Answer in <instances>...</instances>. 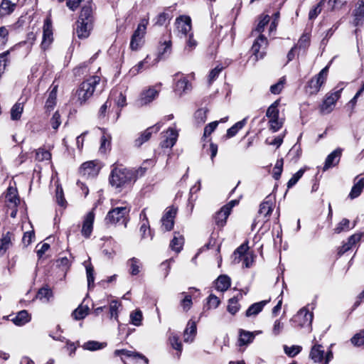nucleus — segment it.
<instances>
[{
    "mask_svg": "<svg viewBox=\"0 0 364 364\" xmlns=\"http://www.w3.org/2000/svg\"><path fill=\"white\" fill-rule=\"evenodd\" d=\"M191 87V84L188 81V80L185 77L179 79L176 83L175 86V92L178 95H181L183 93L189 90Z\"/></svg>",
    "mask_w": 364,
    "mask_h": 364,
    "instance_id": "473e14b6",
    "label": "nucleus"
},
{
    "mask_svg": "<svg viewBox=\"0 0 364 364\" xmlns=\"http://www.w3.org/2000/svg\"><path fill=\"white\" fill-rule=\"evenodd\" d=\"M177 213V208L171 206L166 209L163 215L161 222V228L164 231H170L174 225V219Z\"/></svg>",
    "mask_w": 364,
    "mask_h": 364,
    "instance_id": "0eeeda50",
    "label": "nucleus"
},
{
    "mask_svg": "<svg viewBox=\"0 0 364 364\" xmlns=\"http://www.w3.org/2000/svg\"><path fill=\"white\" fill-rule=\"evenodd\" d=\"M247 117L244 118L242 120L237 122L227 131V137L231 138L235 136L237 132L242 129L247 124Z\"/></svg>",
    "mask_w": 364,
    "mask_h": 364,
    "instance_id": "f704fd0d",
    "label": "nucleus"
},
{
    "mask_svg": "<svg viewBox=\"0 0 364 364\" xmlns=\"http://www.w3.org/2000/svg\"><path fill=\"white\" fill-rule=\"evenodd\" d=\"M350 342L355 347H360L364 346V329L355 333L350 338Z\"/></svg>",
    "mask_w": 364,
    "mask_h": 364,
    "instance_id": "3c124183",
    "label": "nucleus"
},
{
    "mask_svg": "<svg viewBox=\"0 0 364 364\" xmlns=\"http://www.w3.org/2000/svg\"><path fill=\"white\" fill-rule=\"evenodd\" d=\"M267 45V40L264 35L260 34L259 37L255 41L251 50L252 55L256 58V60L262 58L265 54L264 49Z\"/></svg>",
    "mask_w": 364,
    "mask_h": 364,
    "instance_id": "1a4fd4ad",
    "label": "nucleus"
},
{
    "mask_svg": "<svg viewBox=\"0 0 364 364\" xmlns=\"http://www.w3.org/2000/svg\"><path fill=\"white\" fill-rule=\"evenodd\" d=\"M159 95V90L155 87H150L144 90L136 100V105L139 107L147 105L154 101Z\"/></svg>",
    "mask_w": 364,
    "mask_h": 364,
    "instance_id": "6e6552de",
    "label": "nucleus"
},
{
    "mask_svg": "<svg viewBox=\"0 0 364 364\" xmlns=\"http://www.w3.org/2000/svg\"><path fill=\"white\" fill-rule=\"evenodd\" d=\"M91 29V23L77 20L75 32L79 38L82 39L86 38L90 36Z\"/></svg>",
    "mask_w": 364,
    "mask_h": 364,
    "instance_id": "a211bd4d",
    "label": "nucleus"
},
{
    "mask_svg": "<svg viewBox=\"0 0 364 364\" xmlns=\"http://www.w3.org/2000/svg\"><path fill=\"white\" fill-rule=\"evenodd\" d=\"M231 284L230 278L225 274L220 275L218 277L215 282V288L220 291H226Z\"/></svg>",
    "mask_w": 364,
    "mask_h": 364,
    "instance_id": "cd10ccee",
    "label": "nucleus"
},
{
    "mask_svg": "<svg viewBox=\"0 0 364 364\" xmlns=\"http://www.w3.org/2000/svg\"><path fill=\"white\" fill-rule=\"evenodd\" d=\"M342 88L327 96L321 106V111L323 114H328L333 110L336 102L339 99Z\"/></svg>",
    "mask_w": 364,
    "mask_h": 364,
    "instance_id": "f8f14e48",
    "label": "nucleus"
},
{
    "mask_svg": "<svg viewBox=\"0 0 364 364\" xmlns=\"http://www.w3.org/2000/svg\"><path fill=\"white\" fill-rule=\"evenodd\" d=\"M302 350V347L300 346H291L290 347L287 346H284V353L290 358L295 357L297 354H299Z\"/></svg>",
    "mask_w": 364,
    "mask_h": 364,
    "instance_id": "603ef678",
    "label": "nucleus"
},
{
    "mask_svg": "<svg viewBox=\"0 0 364 364\" xmlns=\"http://www.w3.org/2000/svg\"><path fill=\"white\" fill-rule=\"evenodd\" d=\"M168 340L171 347L178 351L177 356L179 358L183 350V346L181 342L179 341L178 336L175 333H171Z\"/></svg>",
    "mask_w": 364,
    "mask_h": 364,
    "instance_id": "a19ab883",
    "label": "nucleus"
},
{
    "mask_svg": "<svg viewBox=\"0 0 364 364\" xmlns=\"http://www.w3.org/2000/svg\"><path fill=\"white\" fill-rule=\"evenodd\" d=\"M120 306L121 304L117 300H112L109 303V312L110 318H114L115 320L118 321V309Z\"/></svg>",
    "mask_w": 364,
    "mask_h": 364,
    "instance_id": "8fccbe9b",
    "label": "nucleus"
},
{
    "mask_svg": "<svg viewBox=\"0 0 364 364\" xmlns=\"http://www.w3.org/2000/svg\"><path fill=\"white\" fill-rule=\"evenodd\" d=\"M100 77L99 76H92L87 80L83 81L75 92L77 102L80 105H82L90 97L92 96L96 86L100 83Z\"/></svg>",
    "mask_w": 364,
    "mask_h": 364,
    "instance_id": "f03ea898",
    "label": "nucleus"
},
{
    "mask_svg": "<svg viewBox=\"0 0 364 364\" xmlns=\"http://www.w3.org/2000/svg\"><path fill=\"white\" fill-rule=\"evenodd\" d=\"M279 104V100H276L268 107L267 112H266V116L269 119L279 117V109H278Z\"/></svg>",
    "mask_w": 364,
    "mask_h": 364,
    "instance_id": "de8ad7c7",
    "label": "nucleus"
},
{
    "mask_svg": "<svg viewBox=\"0 0 364 364\" xmlns=\"http://www.w3.org/2000/svg\"><path fill=\"white\" fill-rule=\"evenodd\" d=\"M239 310V304L238 301L236 298H232L229 299L228 305V311L231 314H235Z\"/></svg>",
    "mask_w": 364,
    "mask_h": 364,
    "instance_id": "338daca9",
    "label": "nucleus"
},
{
    "mask_svg": "<svg viewBox=\"0 0 364 364\" xmlns=\"http://www.w3.org/2000/svg\"><path fill=\"white\" fill-rule=\"evenodd\" d=\"M143 37L132 35L130 41V48L132 50H137L143 43Z\"/></svg>",
    "mask_w": 364,
    "mask_h": 364,
    "instance_id": "052dcab7",
    "label": "nucleus"
},
{
    "mask_svg": "<svg viewBox=\"0 0 364 364\" xmlns=\"http://www.w3.org/2000/svg\"><path fill=\"white\" fill-rule=\"evenodd\" d=\"M353 23L355 26H360L364 23V0H358L353 11Z\"/></svg>",
    "mask_w": 364,
    "mask_h": 364,
    "instance_id": "6ab92c4d",
    "label": "nucleus"
},
{
    "mask_svg": "<svg viewBox=\"0 0 364 364\" xmlns=\"http://www.w3.org/2000/svg\"><path fill=\"white\" fill-rule=\"evenodd\" d=\"M255 336L253 333L240 330L239 342L240 346L247 345L252 342Z\"/></svg>",
    "mask_w": 364,
    "mask_h": 364,
    "instance_id": "c03bdc74",
    "label": "nucleus"
},
{
    "mask_svg": "<svg viewBox=\"0 0 364 364\" xmlns=\"http://www.w3.org/2000/svg\"><path fill=\"white\" fill-rule=\"evenodd\" d=\"M197 45H198L197 41L193 38V33H190L188 35V39L186 41V47H185V50L188 51V52H191L193 49L196 48Z\"/></svg>",
    "mask_w": 364,
    "mask_h": 364,
    "instance_id": "0e129e2a",
    "label": "nucleus"
},
{
    "mask_svg": "<svg viewBox=\"0 0 364 364\" xmlns=\"http://www.w3.org/2000/svg\"><path fill=\"white\" fill-rule=\"evenodd\" d=\"M171 41L170 39H165L159 47L158 58L164 59L168 57L171 53Z\"/></svg>",
    "mask_w": 364,
    "mask_h": 364,
    "instance_id": "b1692460",
    "label": "nucleus"
},
{
    "mask_svg": "<svg viewBox=\"0 0 364 364\" xmlns=\"http://www.w3.org/2000/svg\"><path fill=\"white\" fill-rule=\"evenodd\" d=\"M90 309L87 306L80 305L72 314L75 320H82L88 314Z\"/></svg>",
    "mask_w": 364,
    "mask_h": 364,
    "instance_id": "79ce46f5",
    "label": "nucleus"
},
{
    "mask_svg": "<svg viewBox=\"0 0 364 364\" xmlns=\"http://www.w3.org/2000/svg\"><path fill=\"white\" fill-rule=\"evenodd\" d=\"M361 233H355L350 236L348 241L344 243L338 250V255H342L348 250H350L360 240L362 237Z\"/></svg>",
    "mask_w": 364,
    "mask_h": 364,
    "instance_id": "aec40b11",
    "label": "nucleus"
},
{
    "mask_svg": "<svg viewBox=\"0 0 364 364\" xmlns=\"http://www.w3.org/2000/svg\"><path fill=\"white\" fill-rule=\"evenodd\" d=\"M43 30L41 48L43 50H46L53 42L52 24L49 19L47 18L45 20Z\"/></svg>",
    "mask_w": 364,
    "mask_h": 364,
    "instance_id": "ddd939ff",
    "label": "nucleus"
},
{
    "mask_svg": "<svg viewBox=\"0 0 364 364\" xmlns=\"http://www.w3.org/2000/svg\"><path fill=\"white\" fill-rule=\"evenodd\" d=\"M100 168L93 161L83 163L80 168V173L86 178H95L99 173Z\"/></svg>",
    "mask_w": 364,
    "mask_h": 364,
    "instance_id": "9d476101",
    "label": "nucleus"
},
{
    "mask_svg": "<svg viewBox=\"0 0 364 364\" xmlns=\"http://www.w3.org/2000/svg\"><path fill=\"white\" fill-rule=\"evenodd\" d=\"M269 300H263L250 305L246 311V316L250 317L252 316H257L262 311L263 308L269 302Z\"/></svg>",
    "mask_w": 364,
    "mask_h": 364,
    "instance_id": "5701e85b",
    "label": "nucleus"
},
{
    "mask_svg": "<svg viewBox=\"0 0 364 364\" xmlns=\"http://www.w3.org/2000/svg\"><path fill=\"white\" fill-rule=\"evenodd\" d=\"M184 243V239L178 232H175L173 238L170 242V247L176 252H179Z\"/></svg>",
    "mask_w": 364,
    "mask_h": 364,
    "instance_id": "2f4dec72",
    "label": "nucleus"
},
{
    "mask_svg": "<svg viewBox=\"0 0 364 364\" xmlns=\"http://www.w3.org/2000/svg\"><path fill=\"white\" fill-rule=\"evenodd\" d=\"M247 250L248 246L246 243L242 244L240 246H239L233 253L234 262L239 263L242 260V258L247 255L246 252Z\"/></svg>",
    "mask_w": 364,
    "mask_h": 364,
    "instance_id": "e433bc0d",
    "label": "nucleus"
},
{
    "mask_svg": "<svg viewBox=\"0 0 364 364\" xmlns=\"http://www.w3.org/2000/svg\"><path fill=\"white\" fill-rule=\"evenodd\" d=\"M305 170L303 168L299 169L296 173H295L292 177L287 182V188H292L298 181L302 177L304 173Z\"/></svg>",
    "mask_w": 364,
    "mask_h": 364,
    "instance_id": "bf43d9fd",
    "label": "nucleus"
},
{
    "mask_svg": "<svg viewBox=\"0 0 364 364\" xmlns=\"http://www.w3.org/2000/svg\"><path fill=\"white\" fill-rule=\"evenodd\" d=\"M161 127L162 124L159 122L154 126L147 128L143 133H141V136L136 139L135 144L137 146H141L144 142L147 141L150 139L154 132H158Z\"/></svg>",
    "mask_w": 364,
    "mask_h": 364,
    "instance_id": "f3484780",
    "label": "nucleus"
},
{
    "mask_svg": "<svg viewBox=\"0 0 364 364\" xmlns=\"http://www.w3.org/2000/svg\"><path fill=\"white\" fill-rule=\"evenodd\" d=\"M16 8V3H12L10 0H2L0 4V17L10 15Z\"/></svg>",
    "mask_w": 364,
    "mask_h": 364,
    "instance_id": "393cba45",
    "label": "nucleus"
},
{
    "mask_svg": "<svg viewBox=\"0 0 364 364\" xmlns=\"http://www.w3.org/2000/svg\"><path fill=\"white\" fill-rule=\"evenodd\" d=\"M324 2L325 0H321L316 6L310 10L309 14V19L313 20L317 17L322 10L321 7L324 4Z\"/></svg>",
    "mask_w": 364,
    "mask_h": 364,
    "instance_id": "e2e57ef3",
    "label": "nucleus"
},
{
    "mask_svg": "<svg viewBox=\"0 0 364 364\" xmlns=\"http://www.w3.org/2000/svg\"><path fill=\"white\" fill-rule=\"evenodd\" d=\"M143 314L140 309H136L130 314V322L135 326L142 324Z\"/></svg>",
    "mask_w": 364,
    "mask_h": 364,
    "instance_id": "a18cd8bd",
    "label": "nucleus"
},
{
    "mask_svg": "<svg viewBox=\"0 0 364 364\" xmlns=\"http://www.w3.org/2000/svg\"><path fill=\"white\" fill-rule=\"evenodd\" d=\"M313 314L310 313L306 308L300 309L296 315L290 320L294 327L309 328L311 330Z\"/></svg>",
    "mask_w": 364,
    "mask_h": 364,
    "instance_id": "423d86ee",
    "label": "nucleus"
},
{
    "mask_svg": "<svg viewBox=\"0 0 364 364\" xmlns=\"http://www.w3.org/2000/svg\"><path fill=\"white\" fill-rule=\"evenodd\" d=\"M342 151V149L337 148L327 156L323 167V171H326L338 164L341 157Z\"/></svg>",
    "mask_w": 364,
    "mask_h": 364,
    "instance_id": "4468645a",
    "label": "nucleus"
},
{
    "mask_svg": "<svg viewBox=\"0 0 364 364\" xmlns=\"http://www.w3.org/2000/svg\"><path fill=\"white\" fill-rule=\"evenodd\" d=\"M11 243V233L7 232L0 239V255L5 254Z\"/></svg>",
    "mask_w": 364,
    "mask_h": 364,
    "instance_id": "c9c22d12",
    "label": "nucleus"
},
{
    "mask_svg": "<svg viewBox=\"0 0 364 364\" xmlns=\"http://www.w3.org/2000/svg\"><path fill=\"white\" fill-rule=\"evenodd\" d=\"M127 265L129 267V273L132 276H136L140 272L142 264L138 258L132 257L127 261Z\"/></svg>",
    "mask_w": 364,
    "mask_h": 364,
    "instance_id": "c756f323",
    "label": "nucleus"
},
{
    "mask_svg": "<svg viewBox=\"0 0 364 364\" xmlns=\"http://www.w3.org/2000/svg\"><path fill=\"white\" fill-rule=\"evenodd\" d=\"M149 24V18H142L137 26L136 29L134 32V35L136 36L144 37L147 25Z\"/></svg>",
    "mask_w": 364,
    "mask_h": 364,
    "instance_id": "49530a36",
    "label": "nucleus"
},
{
    "mask_svg": "<svg viewBox=\"0 0 364 364\" xmlns=\"http://www.w3.org/2000/svg\"><path fill=\"white\" fill-rule=\"evenodd\" d=\"M130 208L127 206L117 207L110 210L106 218L105 222L107 224H117L122 223L127 227V216L129 215Z\"/></svg>",
    "mask_w": 364,
    "mask_h": 364,
    "instance_id": "39448f33",
    "label": "nucleus"
},
{
    "mask_svg": "<svg viewBox=\"0 0 364 364\" xmlns=\"http://www.w3.org/2000/svg\"><path fill=\"white\" fill-rule=\"evenodd\" d=\"M178 136V132L173 128H168L164 134V139L161 142L162 148H172L176 143Z\"/></svg>",
    "mask_w": 364,
    "mask_h": 364,
    "instance_id": "dca6fc26",
    "label": "nucleus"
},
{
    "mask_svg": "<svg viewBox=\"0 0 364 364\" xmlns=\"http://www.w3.org/2000/svg\"><path fill=\"white\" fill-rule=\"evenodd\" d=\"M58 86H54L49 92L46 100L45 108L47 111H50L56 105Z\"/></svg>",
    "mask_w": 364,
    "mask_h": 364,
    "instance_id": "7c9ffc66",
    "label": "nucleus"
},
{
    "mask_svg": "<svg viewBox=\"0 0 364 364\" xmlns=\"http://www.w3.org/2000/svg\"><path fill=\"white\" fill-rule=\"evenodd\" d=\"M208 109L207 108H200L194 113L195 122L200 125L205 122L207 119V113Z\"/></svg>",
    "mask_w": 364,
    "mask_h": 364,
    "instance_id": "37998d69",
    "label": "nucleus"
},
{
    "mask_svg": "<svg viewBox=\"0 0 364 364\" xmlns=\"http://www.w3.org/2000/svg\"><path fill=\"white\" fill-rule=\"evenodd\" d=\"M196 334V324L194 321H189L184 331V341L192 342Z\"/></svg>",
    "mask_w": 364,
    "mask_h": 364,
    "instance_id": "c85d7f7f",
    "label": "nucleus"
},
{
    "mask_svg": "<svg viewBox=\"0 0 364 364\" xmlns=\"http://www.w3.org/2000/svg\"><path fill=\"white\" fill-rule=\"evenodd\" d=\"M223 70V67L220 65H217L214 69L210 71L208 75V81L209 85H211L219 76L220 72Z\"/></svg>",
    "mask_w": 364,
    "mask_h": 364,
    "instance_id": "4d7b16f0",
    "label": "nucleus"
},
{
    "mask_svg": "<svg viewBox=\"0 0 364 364\" xmlns=\"http://www.w3.org/2000/svg\"><path fill=\"white\" fill-rule=\"evenodd\" d=\"M284 82H285L284 77L280 78L279 80L278 81V82L271 85L270 92L274 95L279 94L284 87Z\"/></svg>",
    "mask_w": 364,
    "mask_h": 364,
    "instance_id": "69168bd1",
    "label": "nucleus"
},
{
    "mask_svg": "<svg viewBox=\"0 0 364 364\" xmlns=\"http://www.w3.org/2000/svg\"><path fill=\"white\" fill-rule=\"evenodd\" d=\"M94 220L95 213L93 211H90L84 217L81 232L86 238H88L92 232Z\"/></svg>",
    "mask_w": 364,
    "mask_h": 364,
    "instance_id": "2eb2a0df",
    "label": "nucleus"
},
{
    "mask_svg": "<svg viewBox=\"0 0 364 364\" xmlns=\"http://www.w3.org/2000/svg\"><path fill=\"white\" fill-rule=\"evenodd\" d=\"M52 296V291L48 287L41 288L36 295V297L41 301H48L49 299Z\"/></svg>",
    "mask_w": 364,
    "mask_h": 364,
    "instance_id": "09e8293b",
    "label": "nucleus"
},
{
    "mask_svg": "<svg viewBox=\"0 0 364 364\" xmlns=\"http://www.w3.org/2000/svg\"><path fill=\"white\" fill-rule=\"evenodd\" d=\"M136 181V176L133 170L123 166L113 164L109 176V183L118 192L130 187Z\"/></svg>",
    "mask_w": 364,
    "mask_h": 364,
    "instance_id": "f257e3e1",
    "label": "nucleus"
},
{
    "mask_svg": "<svg viewBox=\"0 0 364 364\" xmlns=\"http://www.w3.org/2000/svg\"><path fill=\"white\" fill-rule=\"evenodd\" d=\"M170 18L171 17L168 14L162 12L157 15L153 21L154 22V25L161 26L169 21Z\"/></svg>",
    "mask_w": 364,
    "mask_h": 364,
    "instance_id": "5fc2aeb1",
    "label": "nucleus"
},
{
    "mask_svg": "<svg viewBox=\"0 0 364 364\" xmlns=\"http://www.w3.org/2000/svg\"><path fill=\"white\" fill-rule=\"evenodd\" d=\"M6 200L7 202L17 206L19 203V198L17 196V191L15 188L9 186L6 193Z\"/></svg>",
    "mask_w": 364,
    "mask_h": 364,
    "instance_id": "72a5a7b5",
    "label": "nucleus"
},
{
    "mask_svg": "<svg viewBox=\"0 0 364 364\" xmlns=\"http://www.w3.org/2000/svg\"><path fill=\"white\" fill-rule=\"evenodd\" d=\"M109 149H110V136L108 134H104L101 137L100 151L101 153H106Z\"/></svg>",
    "mask_w": 364,
    "mask_h": 364,
    "instance_id": "6e6d98bb",
    "label": "nucleus"
},
{
    "mask_svg": "<svg viewBox=\"0 0 364 364\" xmlns=\"http://www.w3.org/2000/svg\"><path fill=\"white\" fill-rule=\"evenodd\" d=\"M321 344L315 343L310 350L309 358L314 363H321L323 360L324 350Z\"/></svg>",
    "mask_w": 364,
    "mask_h": 364,
    "instance_id": "412c9836",
    "label": "nucleus"
},
{
    "mask_svg": "<svg viewBox=\"0 0 364 364\" xmlns=\"http://www.w3.org/2000/svg\"><path fill=\"white\" fill-rule=\"evenodd\" d=\"M350 230V221L347 218H343L334 229V232L339 234L343 231Z\"/></svg>",
    "mask_w": 364,
    "mask_h": 364,
    "instance_id": "13d9d810",
    "label": "nucleus"
},
{
    "mask_svg": "<svg viewBox=\"0 0 364 364\" xmlns=\"http://www.w3.org/2000/svg\"><path fill=\"white\" fill-rule=\"evenodd\" d=\"M11 321L16 326H22L31 321V316L26 310H22Z\"/></svg>",
    "mask_w": 364,
    "mask_h": 364,
    "instance_id": "a878e982",
    "label": "nucleus"
},
{
    "mask_svg": "<svg viewBox=\"0 0 364 364\" xmlns=\"http://www.w3.org/2000/svg\"><path fill=\"white\" fill-rule=\"evenodd\" d=\"M272 205L270 200H264L259 205V214L263 215L265 218H269L273 210Z\"/></svg>",
    "mask_w": 364,
    "mask_h": 364,
    "instance_id": "4c0bfd02",
    "label": "nucleus"
},
{
    "mask_svg": "<svg viewBox=\"0 0 364 364\" xmlns=\"http://www.w3.org/2000/svg\"><path fill=\"white\" fill-rule=\"evenodd\" d=\"M310 45V36L308 34H303L296 45L300 49L306 50Z\"/></svg>",
    "mask_w": 364,
    "mask_h": 364,
    "instance_id": "774afa93",
    "label": "nucleus"
},
{
    "mask_svg": "<svg viewBox=\"0 0 364 364\" xmlns=\"http://www.w3.org/2000/svg\"><path fill=\"white\" fill-rule=\"evenodd\" d=\"M139 231L141 233V240L150 237L151 240L153 238V235L150 230L149 223H141L140 225Z\"/></svg>",
    "mask_w": 364,
    "mask_h": 364,
    "instance_id": "864d4df0",
    "label": "nucleus"
},
{
    "mask_svg": "<svg viewBox=\"0 0 364 364\" xmlns=\"http://www.w3.org/2000/svg\"><path fill=\"white\" fill-rule=\"evenodd\" d=\"M51 158L50 153L43 149H38L36 152V159L42 161L45 160H50Z\"/></svg>",
    "mask_w": 364,
    "mask_h": 364,
    "instance_id": "680f3d73",
    "label": "nucleus"
},
{
    "mask_svg": "<svg viewBox=\"0 0 364 364\" xmlns=\"http://www.w3.org/2000/svg\"><path fill=\"white\" fill-rule=\"evenodd\" d=\"M364 188V177L359 178L358 176L355 178L354 185L353 186L351 191L348 195V197L350 199H354L358 198Z\"/></svg>",
    "mask_w": 364,
    "mask_h": 364,
    "instance_id": "4be33fe9",
    "label": "nucleus"
},
{
    "mask_svg": "<svg viewBox=\"0 0 364 364\" xmlns=\"http://www.w3.org/2000/svg\"><path fill=\"white\" fill-rule=\"evenodd\" d=\"M176 25L178 32L184 36H187L191 33L192 26L190 16H180L176 18Z\"/></svg>",
    "mask_w": 364,
    "mask_h": 364,
    "instance_id": "9b49d317",
    "label": "nucleus"
},
{
    "mask_svg": "<svg viewBox=\"0 0 364 364\" xmlns=\"http://www.w3.org/2000/svg\"><path fill=\"white\" fill-rule=\"evenodd\" d=\"M23 111V104L16 102L11 109V119L14 121L19 120Z\"/></svg>",
    "mask_w": 364,
    "mask_h": 364,
    "instance_id": "58836bf2",
    "label": "nucleus"
},
{
    "mask_svg": "<svg viewBox=\"0 0 364 364\" xmlns=\"http://www.w3.org/2000/svg\"><path fill=\"white\" fill-rule=\"evenodd\" d=\"M92 0H68L67 6L72 11H75L82 4L81 12L78 21L92 23V9L91 3Z\"/></svg>",
    "mask_w": 364,
    "mask_h": 364,
    "instance_id": "7ed1b4c3",
    "label": "nucleus"
},
{
    "mask_svg": "<svg viewBox=\"0 0 364 364\" xmlns=\"http://www.w3.org/2000/svg\"><path fill=\"white\" fill-rule=\"evenodd\" d=\"M227 208L222 207L219 211H218L214 217L215 224L220 227L223 228L227 221V218L230 214Z\"/></svg>",
    "mask_w": 364,
    "mask_h": 364,
    "instance_id": "bb28decb",
    "label": "nucleus"
},
{
    "mask_svg": "<svg viewBox=\"0 0 364 364\" xmlns=\"http://www.w3.org/2000/svg\"><path fill=\"white\" fill-rule=\"evenodd\" d=\"M107 346L106 343H100L96 341H89L85 342L82 345V348L84 350L95 351L97 350H100L104 348Z\"/></svg>",
    "mask_w": 364,
    "mask_h": 364,
    "instance_id": "ea45409f",
    "label": "nucleus"
},
{
    "mask_svg": "<svg viewBox=\"0 0 364 364\" xmlns=\"http://www.w3.org/2000/svg\"><path fill=\"white\" fill-rule=\"evenodd\" d=\"M328 65L323 68L318 74L313 77L305 86V91L307 94L312 95H316L320 90L321 87L325 83L328 73Z\"/></svg>",
    "mask_w": 364,
    "mask_h": 364,
    "instance_id": "20e7f679",
    "label": "nucleus"
}]
</instances>
